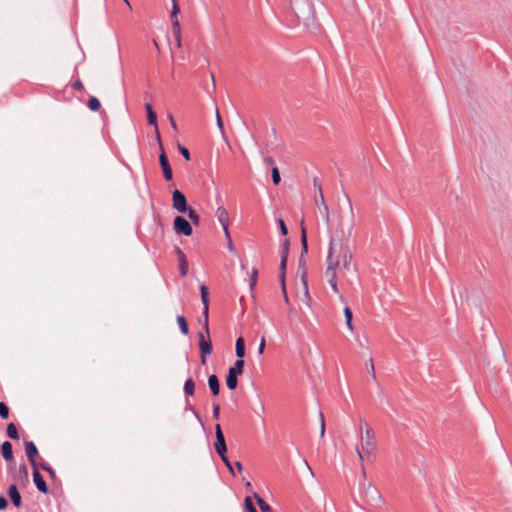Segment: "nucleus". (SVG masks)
<instances>
[{
	"instance_id": "26",
	"label": "nucleus",
	"mask_w": 512,
	"mask_h": 512,
	"mask_svg": "<svg viewBox=\"0 0 512 512\" xmlns=\"http://www.w3.org/2000/svg\"><path fill=\"white\" fill-rule=\"evenodd\" d=\"M6 433H7V436L13 440L19 439L18 429L14 423H9L7 425Z\"/></svg>"
},
{
	"instance_id": "36",
	"label": "nucleus",
	"mask_w": 512,
	"mask_h": 512,
	"mask_svg": "<svg viewBox=\"0 0 512 512\" xmlns=\"http://www.w3.org/2000/svg\"><path fill=\"white\" fill-rule=\"evenodd\" d=\"M187 213H188L189 219L195 225H198V223H199V215H198V213L194 209H192V208H188Z\"/></svg>"
},
{
	"instance_id": "44",
	"label": "nucleus",
	"mask_w": 512,
	"mask_h": 512,
	"mask_svg": "<svg viewBox=\"0 0 512 512\" xmlns=\"http://www.w3.org/2000/svg\"><path fill=\"white\" fill-rule=\"evenodd\" d=\"M217 218L222 227L224 228V208L219 206L217 209Z\"/></svg>"
},
{
	"instance_id": "34",
	"label": "nucleus",
	"mask_w": 512,
	"mask_h": 512,
	"mask_svg": "<svg viewBox=\"0 0 512 512\" xmlns=\"http://www.w3.org/2000/svg\"><path fill=\"white\" fill-rule=\"evenodd\" d=\"M271 177H272V181L275 185H278L281 182V176H280V171H279L278 167H276V166L272 167Z\"/></svg>"
},
{
	"instance_id": "42",
	"label": "nucleus",
	"mask_w": 512,
	"mask_h": 512,
	"mask_svg": "<svg viewBox=\"0 0 512 512\" xmlns=\"http://www.w3.org/2000/svg\"><path fill=\"white\" fill-rule=\"evenodd\" d=\"M258 270L254 268L250 277V288L253 289L257 283Z\"/></svg>"
},
{
	"instance_id": "35",
	"label": "nucleus",
	"mask_w": 512,
	"mask_h": 512,
	"mask_svg": "<svg viewBox=\"0 0 512 512\" xmlns=\"http://www.w3.org/2000/svg\"><path fill=\"white\" fill-rule=\"evenodd\" d=\"M244 506H245L246 512H258L257 509L254 506V503H253L252 499L249 496H247L245 498Z\"/></svg>"
},
{
	"instance_id": "24",
	"label": "nucleus",
	"mask_w": 512,
	"mask_h": 512,
	"mask_svg": "<svg viewBox=\"0 0 512 512\" xmlns=\"http://www.w3.org/2000/svg\"><path fill=\"white\" fill-rule=\"evenodd\" d=\"M254 497L257 501V504H258L261 512H273L272 507L263 498H261L258 494H254Z\"/></svg>"
},
{
	"instance_id": "45",
	"label": "nucleus",
	"mask_w": 512,
	"mask_h": 512,
	"mask_svg": "<svg viewBox=\"0 0 512 512\" xmlns=\"http://www.w3.org/2000/svg\"><path fill=\"white\" fill-rule=\"evenodd\" d=\"M220 405L219 404H216L214 403L213 404V417L214 419H218L219 416H220Z\"/></svg>"
},
{
	"instance_id": "29",
	"label": "nucleus",
	"mask_w": 512,
	"mask_h": 512,
	"mask_svg": "<svg viewBox=\"0 0 512 512\" xmlns=\"http://www.w3.org/2000/svg\"><path fill=\"white\" fill-rule=\"evenodd\" d=\"M195 389V383L193 379L189 378L184 383V393L189 396L193 395Z\"/></svg>"
},
{
	"instance_id": "40",
	"label": "nucleus",
	"mask_w": 512,
	"mask_h": 512,
	"mask_svg": "<svg viewBox=\"0 0 512 512\" xmlns=\"http://www.w3.org/2000/svg\"><path fill=\"white\" fill-rule=\"evenodd\" d=\"M178 149L180 154L184 157L186 161H189L191 159L190 152L185 146L179 145Z\"/></svg>"
},
{
	"instance_id": "59",
	"label": "nucleus",
	"mask_w": 512,
	"mask_h": 512,
	"mask_svg": "<svg viewBox=\"0 0 512 512\" xmlns=\"http://www.w3.org/2000/svg\"><path fill=\"white\" fill-rule=\"evenodd\" d=\"M226 146L228 147V149H231V146L229 145V143L226 141Z\"/></svg>"
},
{
	"instance_id": "50",
	"label": "nucleus",
	"mask_w": 512,
	"mask_h": 512,
	"mask_svg": "<svg viewBox=\"0 0 512 512\" xmlns=\"http://www.w3.org/2000/svg\"><path fill=\"white\" fill-rule=\"evenodd\" d=\"M368 372H370L372 374L373 379H376V374H375V369H374V364H373L372 359H370V367H368Z\"/></svg>"
},
{
	"instance_id": "48",
	"label": "nucleus",
	"mask_w": 512,
	"mask_h": 512,
	"mask_svg": "<svg viewBox=\"0 0 512 512\" xmlns=\"http://www.w3.org/2000/svg\"><path fill=\"white\" fill-rule=\"evenodd\" d=\"M8 507V501L4 496H0V510H5Z\"/></svg>"
},
{
	"instance_id": "18",
	"label": "nucleus",
	"mask_w": 512,
	"mask_h": 512,
	"mask_svg": "<svg viewBox=\"0 0 512 512\" xmlns=\"http://www.w3.org/2000/svg\"><path fill=\"white\" fill-rule=\"evenodd\" d=\"M8 496L15 507H20L22 504L21 494L16 484H11L8 488Z\"/></svg>"
},
{
	"instance_id": "57",
	"label": "nucleus",
	"mask_w": 512,
	"mask_h": 512,
	"mask_svg": "<svg viewBox=\"0 0 512 512\" xmlns=\"http://www.w3.org/2000/svg\"><path fill=\"white\" fill-rule=\"evenodd\" d=\"M272 134L273 136H276V130L274 128L272 129Z\"/></svg>"
},
{
	"instance_id": "17",
	"label": "nucleus",
	"mask_w": 512,
	"mask_h": 512,
	"mask_svg": "<svg viewBox=\"0 0 512 512\" xmlns=\"http://www.w3.org/2000/svg\"><path fill=\"white\" fill-rule=\"evenodd\" d=\"M200 294H201L202 303L204 305L203 314L205 316V330L208 332L207 319H208V310H209V308H208L209 292H208V288L205 285L200 286Z\"/></svg>"
},
{
	"instance_id": "10",
	"label": "nucleus",
	"mask_w": 512,
	"mask_h": 512,
	"mask_svg": "<svg viewBox=\"0 0 512 512\" xmlns=\"http://www.w3.org/2000/svg\"><path fill=\"white\" fill-rule=\"evenodd\" d=\"M199 348L200 358L203 365L206 364V355H209L212 351V345L210 340L205 339L203 332H199Z\"/></svg>"
},
{
	"instance_id": "13",
	"label": "nucleus",
	"mask_w": 512,
	"mask_h": 512,
	"mask_svg": "<svg viewBox=\"0 0 512 512\" xmlns=\"http://www.w3.org/2000/svg\"><path fill=\"white\" fill-rule=\"evenodd\" d=\"M1 453L6 462L13 463V465L9 466V470H13L14 469L13 447L9 441L3 442V444L1 445Z\"/></svg>"
},
{
	"instance_id": "49",
	"label": "nucleus",
	"mask_w": 512,
	"mask_h": 512,
	"mask_svg": "<svg viewBox=\"0 0 512 512\" xmlns=\"http://www.w3.org/2000/svg\"><path fill=\"white\" fill-rule=\"evenodd\" d=\"M226 469L229 470V472L233 475V476H236V473H235V470H234V466L230 463V461L228 460V458L226 457Z\"/></svg>"
},
{
	"instance_id": "52",
	"label": "nucleus",
	"mask_w": 512,
	"mask_h": 512,
	"mask_svg": "<svg viewBox=\"0 0 512 512\" xmlns=\"http://www.w3.org/2000/svg\"><path fill=\"white\" fill-rule=\"evenodd\" d=\"M73 87H74L75 89H77V90H80V89H82V88H83V85H82L81 81H79V80H78V81H76V82L73 84Z\"/></svg>"
},
{
	"instance_id": "53",
	"label": "nucleus",
	"mask_w": 512,
	"mask_h": 512,
	"mask_svg": "<svg viewBox=\"0 0 512 512\" xmlns=\"http://www.w3.org/2000/svg\"><path fill=\"white\" fill-rule=\"evenodd\" d=\"M169 120H170V123H171V126L173 127V129H177V125H176V122L174 120V118L172 117V115H169Z\"/></svg>"
},
{
	"instance_id": "56",
	"label": "nucleus",
	"mask_w": 512,
	"mask_h": 512,
	"mask_svg": "<svg viewBox=\"0 0 512 512\" xmlns=\"http://www.w3.org/2000/svg\"><path fill=\"white\" fill-rule=\"evenodd\" d=\"M314 186H315V187H318V188H319V186H321V185L318 183L317 178H315V179H314Z\"/></svg>"
},
{
	"instance_id": "14",
	"label": "nucleus",
	"mask_w": 512,
	"mask_h": 512,
	"mask_svg": "<svg viewBox=\"0 0 512 512\" xmlns=\"http://www.w3.org/2000/svg\"><path fill=\"white\" fill-rule=\"evenodd\" d=\"M159 162H160V166L163 171L164 178L167 181H170L173 177V172H172V168L169 164L168 158L164 151H162L161 154L159 155Z\"/></svg>"
},
{
	"instance_id": "51",
	"label": "nucleus",
	"mask_w": 512,
	"mask_h": 512,
	"mask_svg": "<svg viewBox=\"0 0 512 512\" xmlns=\"http://www.w3.org/2000/svg\"><path fill=\"white\" fill-rule=\"evenodd\" d=\"M264 162L267 164V165H273L274 164V159L270 156H266L264 157Z\"/></svg>"
},
{
	"instance_id": "2",
	"label": "nucleus",
	"mask_w": 512,
	"mask_h": 512,
	"mask_svg": "<svg viewBox=\"0 0 512 512\" xmlns=\"http://www.w3.org/2000/svg\"><path fill=\"white\" fill-rule=\"evenodd\" d=\"M290 5L298 23H302L307 29L313 27L315 13L311 0H290Z\"/></svg>"
},
{
	"instance_id": "32",
	"label": "nucleus",
	"mask_w": 512,
	"mask_h": 512,
	"mask_svg": "<svg viewBox=\"0 0 512 512\" xmlns=\"http://www.w3.org/2000/svg\"><path fill=\"white\" fill-rule=\"evenodd\" d=\"M87 105L91 111H97V110H99V108L101 106L100 101L96 97H93V96L88 99Z\"/></svg>"
},
{
	"instance_id": "5",
	"label": "nucleus",
	"mask_w": 512,
	"mask_h": 512,
	"mask_svg": "<svg viewBox=\"0 0 512 512\" xmlns=\"http://www.w3.org/2000/svg\"><path fill=\"white\" fill-rule=\"evenodd\" d=\"M245 362L242 358H238L234 365L231 366L228 370V374L226 375V386L230 390H234L238 385V376L242 375L244 372Z\"/></svg>"
},
{
	"instance_id": "8",
	"label": "nucleus",
	"mask_w": 512,
	"mask_h": 512,
	"mask_svg": "<svg viewBox=\"0 0 512 512\" xmlns=\"http://www.w3.org/2000/svg\"><path fill=\"white\" fill-rule=\"evenodd\" d=\"M174 230L179 235H192V226L183 216H176L174 219Z\"/></svg>"
},
{
	"instance_id": "39",
	"label": "nucleus",
	"mask_w": 512,
	"mask_h": 512,
	"mask_svg": "<svg viewBox=\"0 0 512 512\" xmlns=\"http://www.w3.org/2000/svg\"><path fill=\"white\" fill-rule=\"evenodd\" d=\"M0 417L2 419L9 417V407L4 402H0Z\"/></svg>"
},
{
	"instance_id": "22",
	"label": "nucleus",
	"mask_w": 512,
	"mask_h": 512,
	"mask_svg": "<svg viewBox=\"0 0 512 512\" xmlns=\"http://www.w3.org/2000/svg\"><path fill=\"white\" fill-rule=\"evenodd\" d=\"M289 250H290V241H289V239H286L282 245V251H281L280 264H282V267L287 266Z\"/></svg>"
},
{
	"instance_id": "6",
	"label": "nucleus",
	"mask_w": 512,
	"mask_h": 512,
	"mask_svg": "<svg viewBox=\"0 0 512 512\" xmlns=\"http://www.w3.org/2000/svg\"><path fill=\"white\" fill-rule=\"evenodd\" d=\"M300 230H301V255L299 258V264L298 269L301 271V274L304 270H306V260L305 255L308 253V240H307V230L304 226V221L302 220L300 223Z\"/></svg>"
},
{
	"instance_id": "43",
	"label": "nucleus",
	"mask_w": 512,
	"mask_h": 512,
	"mask_svg": "<svg viewBox=\"0 0 512 512\" xmlns=\"http://www.w3.org/2000/svg\"><path fill=\"white\" fill-rule=\"evenodd\" d=\"M319 416H320V436L323 438L325 435V419H324V415L321 411L319 412Z\"/></svg>"
},
{
	"instance_id": "12",
	"label": "nucleus",
	"mask_w": 512,
	"mask_h": 512,
	"mask_svg": "<svg viewBox=\"0 0 512 512\" xmlns=\"http://www.w3.org/2000/svg\"><path fill=\"white\" fill-rule=\"evenodd\" d=\"M24 446H25L26 456H27L32 468H35V466H37L36 457L38 455V449L33 441H25Z\"/></svg>"
},
{
	"instance_id": "33",
	"label": "nucleus",
	"mask_w": 512,
	"mask_h": 512,
	"mask_svg": "<svg viewBox=\"0 0 512 512\" xmlns=\"http://www.w3.org/2000/svg\"><path fill=\"white\" fill-rule=\"evenodd\" d=\"M286 267L287 266L282 267V264H280V266H279V271H280L279 279L281 282V288H282L283 293H285V289H286V285H285Z\"/></svg>"
},
{
	"instance_id": "7",
	"label": "nucleus",
	"mask_w": 512,
	"mask_h": 512,
	"mask_svg": "<svg viewBox=\"0 0 512 512\" xmlns=\"http://www.w3.org/2000/svg\"><path fill=\"white\" fill-rule=\"evenodd\" d=\"M172 11H171V20H172V29L173 34L175 36V40L177 42V46H181V30H180V24L177 20V16L180 13L179 5L177 4V0H172Z\"/></svg>"
},
{
	"instance_id": "11",
	"label": "nucleus",
	"mask_w": 512,
	"mask_h": 512,
	"mask_svg": "<svg viewBox=\"0 0 512 512\" xmlns=\"http://www.w3.org/2000/svg\"><path fill=\"white\" fill-rule=\"evenodd\" d=\"M216 443H215V450L221 460L224 462V433L222 431L221 425H216Z\"/></svg>"
},
{
	"instance_id": "23",
	"label": "nucleus",
	"mask_w": 512,
	"mask_h": 512,
	"mask_svg": "<svg viewBox=\"0 0 512 512\" xmlns=\"http://www.w3.org/2000/svg\"><path fill=\"white\" fill-rule=\"evenodd\" d=\"M235 353L238 358H242V359L244 358L245 353H246V348H245V341H244L243 337H239L236 340Z\"/></svg>"
},
{
	"instance_id": "28",
	"label": "nucleus",
	"mask_w": 512,
	"mask_h": 512,
	"mask_svg": "<svg viewBox=\"0 0 512 512\" xmlns=\"http://www.w3.org/2000/svg\"><path fill=\"white\" fill-rule=\"evenodd\" d=\"M177 322H178L179 329H180L181 333L184 335H187L189 333V327H188V323H187L185 317L182 315H178Z\"/></svg>"
},
{
	"instance_id": "37",
	"label": "nucleus",
	"mask_w": 512,
	"mask_h": 512,
	"mask_svg": "<svg viewBox=\"0 0 512 512\" xmlns=\"http://www.w3.org/2000/svg\"><path fill=\"white\" fill-rule=\"evenodd\" d=\"M216 119H217V126H218L220 132L222 133V135L224 136L225 126H224V122L222 120V117H221V114H220V111L218 108H216Z\"/></svg>"
},
{
	"instance_id": "55",
	"label": "nucleus",
	"mask_w": 512,
	"mask_h": 512,
	"mask_svg": "<svg viewBox=\"0 0 512 512\" xmlns=\"http://www.w3.org/2000/svg\"><path fill=\"white\" fill-rule=\"evenodd\" d=\"M284 294V299H285V302L288 303L289 302V298H288V295H287V292L285 291Z\"/></svg>"
},
{
	"instance_id": "38",
	"label": "nucleus",
	"mask_w": 512,
	"mask_h": 512,
	"mask_svg": "<svg viewBox=\"0 0 512 512\" xmlns=\"http://www.w3.org/2000/svg\"><path fill=\"white\" fill-rule=\"evenodd\" d=\"M39 466L43 471H46L50 475L51 478H55V476H56L55 471L53 470V468L50 465H48L45 462H42L39 464Z\"/></svg>"
},
{
	"instance_id": "58",
	"label": "nucleus",
	"mask_w": 512,
	"mask_h": 512,
	"mask_svg": "<svg viewBox=\"0 0 512 512\" xmlns=\"http://www.w3.org/2000/svg\"><path fill=\"white\" fill-rule=\"evenodd\" d=\"M361 423H363V427L367 428L368 424L366 422L362 421Z\"/></svg>"
},
{
	"instance_id": "46",
	"label": "nucleus",
	"mask_w": 512,
	"mask_h": 512,
	"mask_svg": "<svg viewBox=\"0 0 512 512\" xmlns=\"http://www.w3.org/2000/svg\"><path fill=\"white\" fill-rule=\"evenodd\" d=\"M366 493L371 494L372 498H373L374 496H377L378 498H380V495H379V493H378V490H377L376 488L372 487L371 485H369V487L367 488Z\"/></svg>"
},
{
	"instance_id": "19",
	"label": "nucleus",
	"mask_w": 512,
	"mask_h": 512,
	"mask_svg": "<svg viewBox=\"0 0 512 512\" xmlns=\"http://www.w3.org/2000/svg\"><path fill=\"white\" fill-rule=\"evenodd\" d=\"M177 254H178V259H179L180 275L182 277H184L188 273V262H187L185 254L183 253V251L181 249L177 248Z\"/></svg>"
},
{
	"instance_id": "41",
	"label": "nucleus",
	"mask_w": 512,
	"mask_h": 512,
	"mask_svg": "<svg viewBox=\"0 0 512 512\" xmlns=\"http://www.w3.org/2000/svg\"><path fill=\"white\" fill-rule=\"evenodd\" d=\"M277 223L279 225V228H280V232L283 236H286L288 234V228L284 222V220L282 218H279L277 220Z\"/></svg>"
},
{
	"instance_id": "1",
	"label": "nucleus",
	"mask_w": 512,
	"mask_h": 512,
	"mask_svg": "<svg viewBox=\"0 0 512 512\" xmlns=\"http://www.w3.org/2000/svg\"><path fill=\"white\" fill-rule=\"evenodd\" d=\"M345 197L349 204L351 221L348 226L347 234H345L344 229H343L342 218H340L338 226H339L340 232L342 234V237H341L339 243H336L334 241V243L336 244V252L334 254H337L336 259H338L339 261L340 260L342 261V267L345 270L350 271L352 269V264H351L352 252L349 248V238L352 235V230L354 227V213H353V207H352L349 197L347 195H345Z\"/></svg>"
},
{
	"instance_id": "47",
	"label": "nucleus",
	"mask_w": 512,
	"mask_h": 512,
	"mask_svg": "<svg viewBox=\"0 0 512 512\" xmlns=\"http://www.w3.org/2000/svg\"><path fill=\"white\" fill-rule=\"evenodd\" d=\"M265 347H266V340H265V337L263 336L261 338V342H260L259 347H258V353L259 354H263L264 351H265Z\"/></svg>"
},
{
	"instance_id": "3",
	"label": "nucleus",
	"mask_w": 512,
	"mask_h": 512,
	"mask_svg": "<svg viewBox=\"0 0 512 512\" xmlns=\"http://www.w3.org/2000/svg\"><path fill=\"white\" fill-rule=\"evenodd\" d=\"M374 440L375 432L371 427L367 426L365 429V439L362 437L361 449L356 447L358 457L361 461L364 460V455H366L368 460H372L374 458V452L376 449Z\"/></svg>"
},
{
	"instance_id": "4",
	"label": "nucleus",
	"mask_w": 512,
	"mask_h": 512,
	"mask_svg": "<svg viewBox=\"0 0 512 512\" xmlns=\"http://www.w3.org/2000/svg\"><path fill=\"white\" fill-rule=\"evenodd\" d=\"M335 252H336V244L334 243V240L332 239L330 241V247H329V252H328V256H327V260H328L329 264L326 269V275L329 277L328 282H329L331 288L333 289V291L335 293H339V289L337 286V275H336V271H335L336 267L339 266V260L333 259Z\"/></svg>"
},
{
	"instance_id": "9",
	"label": "nucleus",
	"mask_w": 512,
	"mask_h": 512,
	"mask_svg": "<svg viewBox=\"0 0 512 512\" xmlns=\"http://www.w3.org/2000/svg\"><path fill=\"white\" fill-rule=\"evenodd\" d=\"M173 208L180 213H186L188 210V204L186 196L180 190H174L172 194Z\"/></svg>"
},
{
	"instance_id": "31",
	"label": "nucleus",
	"mask_w": 512,
	"mask_h": 512,
	"mask_svg": "<svg viewBox=\"0 0 512 512\" xmlns=\"http://www.w3.org/2000/svg\"><path fill=\"white\" fill-rule=\"evenodd\" d=\"M227 226H228V223L226 222V227ZM226 247L229 249L230 252H232L233 254L238 256L236 248L232 242V239H231L230 234L227 229H226Z\"/></svg>"
},
{
	"instance_id": "25",
	"label": "nucleus",
	"mask_w": 512,
	"mask_h": 512,
	"mask_svg": "<svg viewBox=\"0 0 512 512\" xmlns=\"http://www.w3.org/2000/svg\"><path fill=\"white\" fill-rule=\"evenodd\" d=\"M319 197H320V201H321V208H323L324 213H325L326 223L329 224V222H330L329 208H328V205L325 202L321 186H319Z\"/></svg>"
},
{
	"instance_id": "15",
	"label": "nucleus",
	"mask_w": 512,
	"mask_h": 512,
	"mask_svg": "<svg viewBox=\"0 0 512 512\" xmlns=\"http://www.w3.org/2000/svg\"><path fill=\"white\" fill-rule=\"evenodd\" d=\"M32 469H33V481H34V484H35L36 488L41 493L47 494L49 489H48V486H47L44 478L42 477V475L38 471V465L35 466V468H32Z\"/></svg>"
},
{
	"instance_id": "54",
	"label": "nucleus",
	"mask_w": 512,
	"mask_h": 512,
	"mask_svg": "<svg viewBox=\"0 0 512 512\" xmlns=\"http://www.w3.org/2000/svg\"><path fill=\"white\" fill-rule=\"evenodd\" d=\"M235 467L237 468L238 472H240V473L242 472L243 466H242L241 462L237 461L235 463Z\"/></svg>"
},
{
	"instance_id": "27",
	"label": "nucleus",
	"mask_w": 512,
	"mask_h": 512,
	"mask_svg": "<svg viewBox=\"0 0 512 512\" xmlns=\"http://www.w3.org/2000/svg\"><path fill=\"white\" fill-rule=\"evenodd\" d=\"M343 312H344V316H345V320H346V325H347L348 329L353 331L354 326H353V323H352V320H353L352 310L348 306H346L344 308Z\"/></svg>"
},
{
	"instance_id": "30",
	"label": "nucleus",
	"mask_w": 512,
	"mask_h": 512,
	"mask_svg": "<svg viewBox=\"0 0 512 512\" xmlns=\"http://www.w3.org/2000/svg\"><path fill=\"white\" fill-rule=\"evenodd\" d=\"M18 474L24 483L29 482V474H28V468H27L26 464H21L19 466Z\"/></svg>"
},
{
	"instance_id": "16",
	"label": "nucleus",
	"mask_w": 512,
	"mask_h": 512,
	"mask_svg": "<svg viewBox=\"0 0 512 512\" xmlns=\"http://www.w3.org/2000/svg\"><path fill=\"white\" fill-rule=\"evenodd\" d=\"M145 109H146V112H147L148 123L155 127L157 139H158L159 143H161V138H160V134H159V131H158V126H157V115L154 112V110L152 108V105L150 103H146L145 104ZM160 147L162 148V144H160Z\"/></svg>"
},
{
	"instance_id": "21",
	"label": "nucleus",
	"mask_w": 512,
	"mask_h": 512,
	"mask_svg": "<svg viewBox=\"0 0 512 512\" xmlns=\"http://www.w3.org/2000/svg\"><path fill=\"white\" fill-rule=\"evenodd\" d=\"M306 276H307V270H304L302 275H301V281H302L303 290H304L302 301L305 302L309 306L311 298H310V295H309L308 283H307V280H306Z\"/></svg>"
},
{
	"instance_id": "20",
	"label": "nucleus",
	"mask_w": 512,
	"mask_h": 512,
	"mask_svg": "<svg viewBox=\"0 0 512 512\" xmlns=\"http://www.w3.org/2000/svg\"><path fill=\"white\" fill-rule=\"evenodd\" d=\"M209 388L214 396H217L220 392L219 379L216 375H210L208 378Z\"/></svg>"
}]
</instances>
